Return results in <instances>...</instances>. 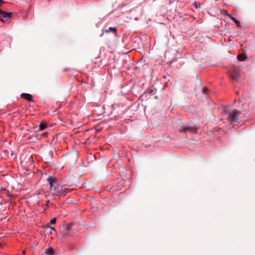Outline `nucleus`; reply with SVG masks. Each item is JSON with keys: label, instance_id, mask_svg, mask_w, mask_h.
Listing matches in <instances>:
<instances>
[{"label": "nucleus", "instance_id": "nucleus-1", "mask_svg": "<svg viewBox=\"0 0 255 255\" xmlns=\"http://www.w3.org/2000/svg\"><path fill=\"white\" fill-rule=\"evenodd\" d=\"M225 114L227 115V118L229 121L232 123H234L238 121L239 115L241 114V112L234 109L230 110H225Z\"/></svg>", "mask_w": 255, "mask_h": 255}, {"label": "nucleus", "instance_id": "nucleus-2", "mask_svg": "<svg viewBox=\"0 0 255 255\" xmlns=\"http://www.w3.org/2000/svg\"><path fill=\"white\" fill-rule=\"evenodd\" d=\"M78 157V153L75 151L69 152L65 155L67 162H69L70 164H75L77 162Z\"/></svg>", "mask_w": 255, "mask_h": 255}, {"label": "nucleus", "instance_id": "nucleus-3", "mask_svg": "<svg viewBox=\"0 0 255 255\" xmlns=\"http://www.w3.org/2000/svg\"><path fill=\"white\" fill-rule=\"evenodd\" d=\"M240 76V69L239 67L237 66H234L233 68L231 69L230 71V77L231 78L235 81H236L238 79L239 77Z\"/></svg>", "mask_w": 255, "mask_h": 255}, {"label": "nucleus", "instance_id": "nucleus-4", "mask_svg": "<svg viewBox=\"0 0 255 255\" xmlns=\"http://www.w3.org/2000/svg\"><path fill=\"white\" fill-rule=\"evenodd\" d=\"M179 132H183L184 133L190 132L194 133L197 132V128L193 127H191L188 125H183L181 128L179 129Z\"/></svg>", "mask_w": 255, "mask_h": 255}, {"label": "nucleus", "instance_id": "nucleus-5", "mask_svg": "<svg viewBox=\"0 0 255 255\" xmlns=\"http://www.w3.org/2000/svg\"><path fill=\"white\" fill-rule=\"evenodd\" d=\"M53 194H57L58 195H65L66 194V192L60 186L56 185L54 187V189H52V192H51Z\"/></svg>", "mask_w": 255, "mask_h": 255}, {"label": "nucleus", "instance_id": "nucleus-6", "mask_svg": "<svg viewBox=\"0 0 255 255\" xmlns=\"http://www.w3.org/2000/svg\"><path fill=\"white\" fill-rule=\"evenodd\" d=\"M47 180L48 181V184H49V185L50 186V189H49V192H52L53 188H54L57 185L56 178L54 177L50 176L47 178Z\"/></svg>", "mask_w": 255, "mask_h": 255}, {"label": "nucleus", "instance_id": "nucleus-7", "mask_svg": "<svg viewBox=\"0 0 255 255\" xmlns=\"http://www.w3.org/2000/svg\"><path fill=\"white\" fill-rule=\"evenodd\" d=\"M0 2H3L2 0H0ZM11 12H6L0 9V20L3 21L2 18L8 19L11 17Z\"/></svg>", "mask_w": 255, "mask_h": 255}, {"label": "nucleus", "instance_id": "nucleus-8", "mask_svg": "<svg viewBox=\"0 0 255 255\" xmlns=\"http://www.w3.org/2000/svg\"><path fill=\"white\" fill-rule=\"evenodd\" d=\"M20 97L21 98H23V99H24L27 100L28 101H32V97L29 94L22 93L20 95Z\"/></svg>", "mask_w": 255, "mask_h": 255}, {"label": "nucleus", "instance_id": "nucleus-9", "mask_svg": "<svg viewBox=\"0 0 255 255\" xmlns=\"http://www.w3.org/2000/svg\"><path fill=\"white\" fill-rule=\"evenodd\" d=\"M247 58V56L244 52L241 53L237 56V59L240 61H245Z\"/></svg>", "mask_w": 255, "mask_h": 255}, {"label": "nucleus", "instance_id": "nucleus-10", "mask_svg": "<svg viewBox=\"0 0 255 255\" xmlns=\"http://www.w3.org/2000/svg\"><path fill=\"white\" fill-rule=\"evenodd\" d=\"M45 253L48 255H54L55 251L52 248L49 247L45 250Z\"/></svg>", "mask_w": 255, "mask_h": 255}, {"label": "nucleus", "instance_id": "nucleus-11", "mask_svg": "<svg viewBox=\"0 0 255 255\" xmlns=\"http://www.w3.org/2000/svg\"><path fill=\"white\" fill-rule=\"evenodd\" d=\"M117 28L116 27H109L108 29L105 30V33H108L109 32L116 33Z\"/></svg>", "mask_w": 255, "mask_h": 255}, {"label": "nucleus", "instance_id": "nucleus-12", "mask_svg": "<svg viewBox=\"0 0 255 255\" xmlns=\"http://www.w3.org/2000/svg\"><path fill=\"white\" fill-rule=\"evenodd\" d=\"M46 127V124L45 123L41 122L39 126V130H43Z\"/></svg>", "mask_w": 255, "mask_h": 255}, {"label": "nucleus", "instance_id": "nucleus-13", "mask_svg": "<svg viewBox=\"0 0 255 255\" xmlns=\"http://www.w3.org/2000/svg\"><path fill=\"white\" fill-rule=\"evenodd\" d=\"M61 234L62 235V237L64 238H67L70 235L69 232H66V231L63 230L61 231Z\"/></svg>", "mask_w": 255, "mask_h": 255}, {"label": "nucleus", "instance_id": "nucleus-14", "mask_svg": "<svg viewBox=\"0 0 255 255\" xmlns=\"http://www.w3.org/2000/svg\"><path fill=\"white\" fill-rule=\"evenodd\" d=\"M72 229V225H68L67 227L63 229V230L66 231V232H70Z\"/></svg>", "mask_w": 255, "mask_h": 255}, {"label": "nucleus", "instance_id": "nucleus-15", "mask_svg": "<svg viewBox=\"0 0 255 255\" xmlns=\"http://www.w3.org/2000/svg\"><path fill=\"white\" fill-rule=\"evenodd\" d=\"M221 13L224 15V16H227L229 17V15H230L231 14H229L227 12V11H226V10H222L221 11Z\"/></svg>", "mask_w": 255, "mask_h": 255}, {"label": "nucleus", "instance_id": "nucleus-16", "mask_svg": "<svg viewBox=\"0 0 255 255\" xmlns=\"http://www.w3.org/2000/svg\"><path fill=\"white\" fill-rule=\"evenodd\" d=\"M234 22L237 24V27H241V23L237 19Z\"/></svg>", "mask_w": 255, "mask_h": 255}, {"label": "nucleus", "instance_id": "nucleus-17", "mask_svg": "<svg viewBox=\"0 0 255 255\" xmlns=\"http://www.w3.org/2000/svg\"><path fill=\"white\" fill-rule=\"evenodd\" d=\"M56 222V218H52L51 220H50V224H55V223Z\"/></svg>", "mask_w": 255, "mask_h": 255}, {"label": "nucleus", "instance_id": "nucleus-18", "mask_svg": "<svg viewBox=\"0 0 255 255\" xmlns=\"http://www.w3.org/2000/svg\"><path fill=\"white\" fill-rule=\"evenodd\" d=\"M229 17H230L234 22L237 20V19L233 17L231 14L229 15Z\"/></svg>", "mask_w": 255, "mask_h": 255}, {"label": "nucleus", "instance_id": "nucleus-19", "mask_svg": "<svg viewBox=\"0 0 255 255\" xmlns=\"http://www.w3.org/2000/svg\"><path fill=\"white\" fill-rule=\"evenodd\" d=\"M208 91V90L207 88H204L203 92L204 94H206L207 93Z\"/></svg>", "mask_w": 255, "mask_h": 255}, {"label": "nucleus", "instance_id": "nucleus-20", "mask_svg": "<svg viewBox=\"0 0 255 255\" xmlns=\"http://www.w3.org/2000/svg\"><path fill=\"white\" fill-rule=\"evenodd\" d=\"M4 191L5 192V194L7 195L8 196H10L9 194H8V193L7 191H6V190L4 188H1L0 189V191Z\"/></svg>", "mask_w": 255, "mask_h": 255}, {"label": "nucleus", "instance_id": "nucleus-21", "mask_svg": "<svg viewBox=\"0 0 255 255\" xmlns=\"http://www.w3.org/2000/svg\"><path fill=\"white\" fill-rule=\"evenodd\" d=\"M50 230H53V231H55V228L54 227H49Z\"/></svg>", "mask_w": 255, "mask_h": 255}, {"label": "nucleus", "instance_id": "nucleus-22", "mask_svg": "<svg viewBox=\"0 0 255 255\" xmlns=\"http://www.w3.org/2000/svg\"><path fill=\"white\" fill-rule=\"evenodd\" d=\"M49 200H48L47 201V205H46L47 206L48 205V203H49Z\"/></svg>", "mask_w": 255, "mask_h": 255}, {"label": "nucleus", "instance_id": "nucleus-23", "mask_svg": "<svg viewBox=\"0 0 255 255\" xmlns=\"http://www.w3.org/2000/svg\"><path fill=\"white\" fill-rule=\"evenodd\" d=\"M2 247V245L0 244V248Z\"/></svg>", "mask_w": 255, "mask_h": 255}, {"label": "nucleus", "instance_id": "nucleus-24", "mask_svg": "<svg viewBox=\"0 0 255 255\" xmlns=\"http://www.w3.org/2000/svg\"><path fill=\"white\" fill-rule=\"evenodd\" d=\"M23 254H25V252L24 251H23Z\"/></svg>", "mask_w": 255, "mask_h": 255}]
</instances>
